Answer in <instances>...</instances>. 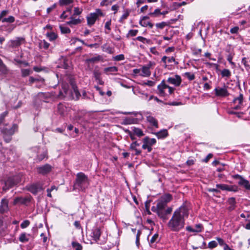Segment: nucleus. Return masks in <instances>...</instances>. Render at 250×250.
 Here are the masks:
<instances>
[{
  "mask_svg": "<svg viewBox=\"0 0 250 250\" xmlns=\"http://www.w3.org/2000/svg\"><path fill=\"white\" fill-rule=\"evenodd\" d=\"M188 215V210L186 207L181 206L173 212L172 216L167 226L172 231H179L184 228L185 217Z\"/></svg>",
  "mask_w": 250,
  "mask_h": 250,
  "instance_id": "obj_1",
  "label": "nucleus"
},
{
  "mask_svg": "<svg viewBox=\"0 0 250 250\" xmlns=\"http://www.w3.org/2000/svg\"><path fill=\"white\" fill-rule=\"evenodd\" d=\"M89 185L88 177L83 172H79L76 175L74 183V187L80 190H84Z\"/></svg>",
  "mask_w": 250,
  "mask_h": 250,
  "instance_id": "obj_2",
  "label": "nucleus"
},
{
  "mask_svg": "<svg viewBox=\"0 0 250 250\" xmlns=\"http://www.w3.org/2000/svg\"><path fill=\"white\" fill-rule=\"evenodd\" d=\"M18 126L14 125L11 128L9 129H5L2 130L4 140L6 143H9L11 140V136L17 130Z\"/></svg>",
  "mask_w": 250,
  "mask_h": 250,
  "instance_id": "obj_3",
  "label": "nucleus"
},
{
  "mask_svg": "<svg viewBox=\"0 0 250 250\" xmlns=\"http://www.w3.org/2000/svg\"><path fill=\"white\" fill-rule=\"evenodd\" d=\"M20 182L19 176H16L13 177H9L5 183V185L3 187V190H7L9 188L16 185Z\"/></svg>",
  "mask_w": 250,
  "mask_h": 250,
  "instance_id": "obj_4",
  "label": "nucleus"
},
{
  "mask_svg": "<svg viewBox=\"0 0 250 250\" xmlns=\"http://www.w3.org/2000/svg\"><path fill=\"white\" fill-rule=\"evenodd\" d=\"M103 13L100 9H98L95 13H91L87 17V24L89 26L93 25L99 15H102Z\"/></svg>",
  "mask_w": 250,
  "mask_h": 250,
  "instance_id": "obj_5",
  "label": "nucleus"
},
{
  "mask_svg": "<svg viewBox=\"0 0 250 250\" xmlns=\"http://www.w3.org/2000/svg\"><path fill=\"white\" fill-rule=\"evenodd\" d=\"M215 94L218 97H225L229 95L227 87L224 85L223 87H217L214 89Z\"/></svg>",
  "mask_w": 250,
  "mask_h": 250,
  "instance_id": "obj_6",
  "label": "nucleus"
},
{
  "mask_svg": "<svg viewBox=\"0 0 250 250\" xmlns=\"http://www.w3.org/2000/svg\"><path fill=\"white\" fill-rule=\"evenodd\" d=\"M52 169V167L48 164L37 167V172L43 175L49 173Z\"/></svg>",
  "mask_w": 250,
  "mask_h": 250,
  "instance_id": "obj_7",
  "label": "nucleus"
},
{
  "mask_svg": "<svg viewBox=\"0 0 250 250\" xmlns=\"http://www.w3.org/2000/svg\"><path fill=\"white\" fill-rule=\"evenodd\" d=\"M233 177L234 179L239 180L238 183L239 185L243 186L247 189H250V183L247 180L245 179L242 176L238 174L234 175Z\"/></svg>",
  "mask_w": 250,
  "mask_h": 250,
  "instance_id": "obj_8",
  "label": "nucleus"
},
{
  "mask_svg": "<svg viewBox=\"0 0 250 250\" xmlns=\"http://www.w3.org/2000/svg\"><path fill=\"white\" fill-rule=\"evenodd\" d=\"M27 189L34 194H37L42 190V186L39 184H35L26 186Z\"/></svg>",
  "mask_w": 250,
  "mask_h": 250,
  "instance_id": "obj_9",
  "label": "nucleus"
},
{
  "mask_svg": "<svg viewBox=\"0 0 250 250\" xmlns=\"http://www.w3.org/2000/svg\"><path fill=\"white\" fill-rule=\"evenodd\" d=\"M167 87L168 85L165 83V81L163 80L157 86L158 94L159 96L164 97L167 95L166 89H167Z\"/></svg>",
  "mask_w": 250,
  "mask_h": 250,
  "instance_id": "obj_10",
  "label": "nucleus"
},
{
  "mask_svg": "<svg viewBox=\"0 0 250 250\" xmlns=\"http://www.w3.org/2000/svg\"><path fill=\"white\" fill-rule=\"evenodd\" d=\"M167 81L168 83L177 86L180 85L182 80L180 76L176 75L173 77H169Z\"/></svg>",
  "mask_w": 250,
  "mask_h": 250,
  "instance_id": "obj_11",
  "label": "nucleus"
},
{
  "mask_svg": "<svg viewBox=\"0 0 250 250\" xmlns=\"http://www.w3.org/2000/svg\"><path fill=\"white\" fill-rule=\"evenodd\" d=\"M151 66L152 63L149 62L146 65L143 66L141 70L142 73L140 74V75L143 77H149L151 74L149 69Z\"/></svg>",
  "mask_w": 250,
  "mask_h": 250,
  "instance_id": "obj_12",
  "label": "nucleus"
},
{
  "mask_svg": "<svg viewBox=\"0 0 250 250\" xmlns=\"http://www.w3.org/2000/svg\"><path fill=\"white\" fill-rule=\"evenodd\" d=\"M8 210V201L7 199H2L0 202V212L1 213L7 211Z\"/></svg>",
  "mask_w": 250,
  "mask_h": 250,
  "instance_id": "obj_13",
  "label": "nucleus"
},
{
  "mask_svg": "<svg viewBox=\"0 0 250 250\" xmlns=\"http://www.w3.org/2000/svg\"><path fill=\"white\" fill-rule=\"evenodd\" d=\"M30 201V199L29 198L27 197H17L15 199L14 201V205H16L18 203H20L21 204L25 205L27 203L29 202Z\"/></svg>",
  "mask_w": 250,
  "mask_h": 250,
  "instance_id": "obj_14",
  "label": "nucleus"
},
{
  "mask_svg": "<svg viewBox=\"0 0 250 250\" xmlns=\"http://www.w3.org/2000/svg\"><path fill=\"white\" fill-rule=\"evenodd\" d=\"M148 19L149 17L147 16L143 17L142 18V19L140 21V24L143 27H146L148 26L150 28H152L153 26V24H152L149 21H146V20H148Z\"/></svg>",
  "mask_w": 250,
  "mask_h": 250,
  "instance_id": "obj_15",
  "label": "nucleus"
},
{
  "mask_svg": "<svg viewBox=\"0 0 250 250\" xmlns=\"http://www.w3.org/2000/svg\"><path fill=\"white\" fill-rule=\"evenodd\" d=\"M24 42L23 38H17L15 40L11 41V46L12 47H16L20 46L21 44Z\"/></svg>",
  "mask_w": 250,
  "mask_h": 250,
  "instance_id": "obj_16",
  "label": "nucleus"
},
{
  "mask_svg": "<svg viewBox=\"0 0 250 250\" xmlns=\"http://www.w3.org/2000/svg\"><path fill=\"white\" fill-rule=\"evenodd\" d=\"M99 61L104 62V59L101 55L97 54H96L95 57L86 60V62L88 63H94Z\"/></svg>",
  "mask_w": 250,
  "mask_h": 250,
  "instance_id": "obj_17",
  "label": "nucleus"
},
{
  "mask_svg": "<svg viewBox=\"0 0 250 250\" xmlns=\"http://www.w3.org/2000/svg\"><path fill=\"white\" fill-rule=\"evenodd\" d=\"M68 111V108L66 106L62 104L58 105V112L62 116H65Z\"/></svg>",
  "mask_w": 250,
  "mask_h": 250,
  "instance_id": "obj_18",
  "label": "nucleus"
},
{
  "mask_svg": "<svg viewBox=\"0 0 250 250\" xmlns=\"http://www.w3.org/2000/svg\"><path fill=\"white\" fill-rule=\"evenodd\" d=\"M68 91V86L67 85L64 84L62 87V89L60 90L58 95L60 99H63L67 95Z\"/></svg>",
  "mask_w": 250,
  "mask_h": 250,
  "instance_id": "obj_19",
  "label": "nucleus"
},
{
  "mask_svg": "<svg viewBox=\"0 0 250 250\" xmlns=\"http://www.w3.org/2000/svg\"><path fill=\"white\" fill-rule=\"evenodd\" d=\"M92 234V236L95 241L99 240L101 234L100 229L99 228H94Z\"/></svg>",
  "mask_w": 250,
  "mask_h": 250,
  "instance_id": "obj_20",
  "label": "nucleus"
},
{
  "mask_svg": "<svg viewBox=\"0 0 250 250\" xmlns=\"http://www.w3.org/2000/svg\"><path fill=\"white\" fill-rule=\"evenodd\" d=\"M136 119L131 117H125L123 119V125H127L136 123Z\"/></svg>",
  "mask_w": 250,
  "mask_h": 250,
  "instance_id": "obj_21",
  "label": "nucleus"
},
{
  "mask_svg": "<svg viewBox=\"0 0 250 250\" xmlns=\"http://www.w3.org/2000/svg\"><path fill=\"white\" fill-rule=\"evenodd\" d=\"M154 207L152 208V210L153 212H155L157 213L158 216L163 219L164 220H166L167 219V217L166 216V213H165L163 211V209H154Z\"/></svg>",
  "mask_w": 250,
  "mask_h": 250,
  "instance_id": "obj_22",
  "label": "nucleus"
},
{
  "mask_svg": "<svg viewBox=\"0 0 250 250\" xmlns=\"http://www.w3.org/2000/svg\"><path fill=\"white\" fill-rule=\"evenodd\" d=\"M146 120L151 125L155 126V127H158V122L153 117L150 115H148L146 116Z\"/></svg>",
  "mask_w": 250,
  "mask_h": 250,
  "instance_id": "obj_23",
  "label": "nucleus"
},
{
  "mask_svg": "<svg viewBox=\"0 0 250 250\" xmlns=\"http://www.w3.org/2000/svg\"><path fill=\"white\" fill-rule=\"evenodd\" d=\"M167 204L163 201L160 199H158L157 201V204L156 207H154V209H164L166 207Z\"/></svg>",
  "mask_w": 250,
  "mask_h": 250,
  "instance_id": "obj_24",
  "label": "nucleus"
},
{
  "mask_svg": "<svg viewBox=\"0 0 250 250\" xmlns=\"http://www.w3.org/2000/svg\"><path fill=\"white\" fill-rule=\"evenodd\" d=\"M133 133L139 137H141L144 135L143 131L140 128H137L136 127H132Z\"/></svg>",
  "mask_w": 250,
  "mask_h": 250,
  "instance_id": "obj_25",
  "label": "nucleus"
},
{
  "mask_svg": "<svg viewBox=\"0 0 250 250\" xmlns=\"http://www.w3.org/2000/svg\"><path fill=\"white\" fill-rule=\"evenodd\" d=\"M81 22V20L78 18L75 19L73 17V16L71 17L70 20L67 22V24L70 25H77Z\"/></svg>",
  "mask_w": 250,
  "mask_h": 250,
  "instance_id": "obj_26",
  "label": "nucleus"
},
{
  "mask_svg": "<svg viewBox=\"0 0 250 250\" xmlns=\"http://www.w3.org/2000/svg\"><path fill=\"white\" fill-rule=\"evenodd\" d=\"M46 36L51 42L55 41L58 37V35L53 32H47L46 34Z\"/></svg>",
  "mask_w": 250,
  "mask_h": 250,
  "instance_id": "obj_27",
  "label": "nucleus"
},
{
  "mask_svg": "<svg viewBox=\"0 0 250 250\" xmlns=\"http://www.w3.org/2000/svg\"><path fill=\"white\" fill-rule=\"evenodd\" d=\"M167 204L172 200V196L170 194H166L163 196H161L160 198Z\"/></svg>",
  "mask_w": 250,
  "mask_h": 250,
  "instance_id": "obj_28",
  "label": "nucleus"
},
{
  "mask_svg": "<svg viewBox=\"0 0 250 250\" xmlns=\"http://www.w3.org/2000/svg\"><path fill=\"white\" fill-rule=\"evenodd\" d=\"M158 138H164L168 135V132L167 129H163L156 133Z\"/></svg>",
  "mask_w": 250,
  "mask_h": 250,
  "instance_id": "obj_29",
  "label": "nucleus"
},
{
  "mask_svg": "<svg viewBox=\"0 0 250 250\" xmlns=\"http://www.w3.org/2000/svg\"><path fill=\"white\" fill-rule=\"evenodd\" d=\"M104 72L106 74L112 73L118 71V68L116 66H111L104 69Z\"/></svg>",
  "mask_w": 250,
  "mask_h": 250,
  "instance_id": "obj_30",
  "label": "nucleus"
},
{
  "mask_svg": "<svg viewBox=\"0 0 250 250\" xmlns=\"http://www.w3.org/2000/svg\"><path fill=\"white\" fill-rule=\"evenodd\" d=\"M136 40H138L144 43H147V44H151L152 43V42L149 39H146L143 37H142V36H138L137 37L136 39Z\"/></svg>",
  "mask_w": 250,
  "mask_h": 250,
  "instance_id": "obj_31",
  "label": "nucleus"
},
{
  "mask_svg": "<svg viewBox=\"0 0 250 250\" xmlns=\"http://www.w3.org/2000/svg\"><path fill=\"white\" fill-rule=\"evenodd\" d=\"M38 97L41 99V100H45L47 99V98L50 97L51 95L50 93H42V92H40L38 94Z\"/></svg>",
  "mask_w": 250,
  "mask_h": 250,
  "instance_id": "obj_32",
  "label": "nucleus"
},
{
  "mask_svg": "<svg viewBox=\"0 0 250 250\" xmlns=\"http://www.w3.org/2000/svg\"><path fill=\"white\" fill-rule=\"evenodd\" d=\"M72 247L74 250H82L83 246L79 243L75 241L72 242Z\"/></svg>",
  "mask_w": 250,
  "mask_h": 250,
  "instance_id": "obj_33",
  "label": "nucleus"
},
{
  "mask_svg": "<svg viewBox=\"0 0 250 250\" xmlns=\"http://www.w3.org/2000/svg\"><path fill=\"white\" fill-rule=\"evenodd\" d=\"M145 142H146V143L148 144L150 147H151L152 146L155 144L156 143V140L155 139H150L148 137H146L145 138Z\"/></svg>",
  "mask_w": 250,
  "mask_h": 250,
  "instance_id": "obj_34",
  "label": "nucleus"
},
{
  "mask_svg": "<svg viewBox=\"0 0 250 250\" xmlns=\"http://www.w3.org/2000/svg\"><path fill=\"white\" fill-rule=\"evenodd\" d=\"M221 75L223 77L229 78L231 76L230 71L227 69H223L221 72Z\"/></svg>",
  "mask_w": 250,
  "mask_h": 250,
  "instance_id": "obj_35",
  "label": "nucleus"
},
{
  "mask_svg": "<svg viewBox=\"0 0 250 250\" xmlns=\"http://www.w3.org/2000/svg\"><path fill=\"white\" fill-rule=\"evenodd\" d=\"M19 240L22 243H25L29 241V238H27L25 233H22L20 236Z\"/></svg>",
  "mask_w": 250,
  "mask_h": 250,
  "instance_id": "obj_36",
  "label": "nucleus"
},
{
  "mask_svg": "<svg viewBox=\"0 0 250 250\" xmlns=\"http://www.w3.org/2000/svg\"><path fill=\"white\" fill-rule=\"evenodd\" d=\"M15 21V18L12 16H10L8 17V18H4L2 19V22H8V23H13Z\"/></svg>",
  "mask_w": 250,
  "mask_h": 250,
  "instance_id": "obj_37",
  "label": "nucleus"
},
{
  "mask_svg": "<svg viewBox=\"0 0 250 250\" xmlns=\"http://www.w3.org/2000/svg\"><path fill=\"white\" fill-rule=\"evenodd\" d=\"M143 145L142 146V148L144 149H146L148 152H150L152 151V148L151 147H150V146H149V145L148 144L146 143V142H145V138L143 139Z\"/></svg>",
  "mask_w": 250,
  "mask_h": 250,
  "instance_id": "obj_38",
  "label": "nucleus"
},
{
  "mask_svg": "<svg viewBox=\"0 0 250 250\" xmlns=\"http://www.w3.org/2000/svg\"><path fill=\"white\" fill-rule=\"evenodd\" d=\"M60 28L61 32L63 34H67L70 33V29L66 26H64L61 25L60 26Z\"/></svg>",
  "mask_w": 250,
  "mask_h": 250,
  "instance_id": "obj_39",
  "label": "nucleus"
},
{
  "mask_svg": "<svg viewBox=\"0 0 250 250\" xmlns=\"http://www.w3.org/2000/svg\"><path fill=\"white\" fill-rule=\"evenodd\" d=\"M49 45L50 44L45 40L42 41L40 43V47L43 48L45 49H48Z\"/></svg>",
  "mask_w": 250,
  "mask_h": 250,
  "instance_id": "obj_40",
  "label": "nucleus"
},
{
  "mask_svg": "<svg viewBox=\"0 0 250 250\" xmlns=\"http://www.w3.org/2000/svg\"><path fill=\"white\" fill-rule=\"evenodd\" d=\"M228 202H229V204L231 205V206L229 207V209L230 210L233 209L234 208V205L235 203V198L233 197L230 198L229 199Z\"/></svg>",
  "mask_w": 250,
  "mask_h": 250,
  "instance_id": "obj_41",
  "label": "nucleus"
},
{
  "mask_svg": "<svg viewBox=\"0 0 250 250\" xmlns=\"http://www.w3.org/2000/svg\"><path fill=\"white\" fill-rule=\"evenodd\" d=\"M73 2V0H60L59 4L61 6L67 5Z\"/></svg>",
  "mask_w": 250,
  "mask_h": 250,
  "instance_id": "obj_42",
  "label": "nucleus"
},
{
  "mask_svg": "<svg viewBox=\"0 0 250 250\" xmlns=\"http://www.w3.org/2000/svg\"><path fill=\"white\" fill-rule=\"evenodd\" d=\"M228 191L236 192L238 190V188L236 186H229L228 185L227 190Z\"/></svg>",
  "mask_w": 250,
  "mask_h": 250,
  "instance_id": "obj_43",
  "label": "nucleus"
},
{
  "mask_svg": "<svg viewBox=\"0 0 250 250\" xmlns=\"http://www.w3.org/2000/svg\"><path fill=\"white\" fill-rule=\"evenodd\" d=\"M0 68L1 69V71L5 73L7 71V67L6 65L3 63L2 61L0 58Z\"/></svg>",
  "mask_w": 250,
  "mask_h": 250,
  "instance_id": "obj_44",
  "label": "nucleus"
},
{
  "mask_svg": "<svg viewBox=\"0 0 250 250\" xmlns=\"http://www.w3.org/2000/svg\"><path fill=\"white\" fill-rule=\"evenodd\" d=\"M138 33V30H130L127 35V37H134Z\"/></svg>",
  "mask_w": 250,
  "mask_h": 250,
  "instance_id": "obj_45",
  "label": "nucleus"
},
{
  "mask_svg": "<svg viewBox=\"0 0 250 250\" xmlns=\"http://www.w3.org/2000/svg\"><path fill=\"white\" fill-rule=\"evenodd\" d=\"M243 96L242 94H240L238 97L235 98L233 100V103H236L237 101H238L239 104H241L243 103Z\"/></svg>",
  "mask_w": 250,
  "mask_h": 250,
  "instance_id": "obj_46",
  "label": "nucleus"
},
{
  "mask_svg": "<svg viewBox=\"0 0 250 250\" xmlns=\"http://www.w3.org/2000/svg\"><path fill=\"white\" fill-rule=\"evenodd\" d=\"M218 245V243L215 241H211L208 244V248L209 249H213L216 248Z\"/></svg>",
  "mask_w": 250,
  "mask_h": 250,
  "instance_id": "obj_47",
  "label": "nucleus"
},
{
  "mask_svg": "<svg viewBox=\"0 0 250 250\" xmlns=\"http://www.w3.org/2000/svg\"><path fill=\"white\" fill-rule=\"evenodd\" d=\"M71 86H72V88H73V91L75 92L76 95L77 96L79 95L80 93L79 92L78 89L77 88V87L76 84L74 83H73V82H71Z\"/></svg>",
  "mask_w": 250,
  "mask_h": 250,
  "instance_id": "obj_48",
  "label": "nucleus"
},
{
  "mask_svg": "<svg viewBox=\"0 0 250 250\" xmlns=\"http://www.w3.org/2000/svg\"><path fill=\"white\" fill-rule=\"evenodd\" d=\"M185 76H186L189 80H193L195 79V75L190 72H186L185 73Z\"/></svg>",
  "mask_w": 250,
  "mask_h": 250,
  "instance_id": "obj_49",
  "label": "nucleus"
},
{
  "mask_svg": "<svg viewBox=\"0 0 250 250\" xmlns=\"http://www.w3.org/2000/svg\"><path fill=\"white\" fill-rule=\"evenodd\" d=\"M113 59L116 61H122L125 59V56L123 54H120L114 57Z\"/></svg>",
  "mask_w": 250,
  "mask_h": 250,
  "instance_id": "obj_50",
  "label": "nucleus"
},
{
  "mask_svg": "<svg viewBox=\"0 0 250 250\" xmlns=\"http://www.w3.org/2000/svg\"><path fill=\"white\" fill-rule=\"evenodd\" d=\"M155 83L152 81H147L146 82H144L141 84L143 86L148 85L149 86H153L155 85Z\"/></svg>",
  "mask_w": 250,
  "mask_h": 250,
  "instance_id": "obj_51",
  "label": "nucleus"
},
{
  "mask_svg": "<svg viewBox=\"0 0 250 250\" xmlns=\"http://www.w3.org/2000/svg\"><path fill=\"white\" fill-rule=\"evenodd\" d=\"M30 221L29 220H24L21 224V227L22 229H25L27 228L30 225Z\"/></svg>",
  "mask_w": 250,
  "mask_h": 250,
  "instance_id": "obj_52",
  "label": "nucleus"
},
{
  "mask_svg": "<svg viewBox=\"0 0 250 250\" xmlns=\"http://www.w3.org/2000/svg\"><path fill=\"white\" fill-rule=\"evenodd\" d=\"M31 72V71L29 69H22L21 70L22 76L23 77L27 76L30 74Z\"/></svg>",
  "mask_w": 250,
  "mask_h": 250,
  "instance_id": "obj_53",
  "label": "nucleus"
},
{
  "mask_svg": "<svg viewBox=\"0 0 250 250\" xmlns=\"http://www.w3.org/2000/svg\"><path fill=\"white\" fill-rule=\"evenodd\" d=\"M217 188H219L223 190H227L228 188V185L226 184H217L216 185Z\"/></svg>",
  "mask_w": 250,
  "mask_h": 250,
  "instance_id": "obj_54",
  "label": "nucleus"
},
{
  "mask_svg": "<svg viewBox=\"0 0 250 250\" xmlns=\"http://www.w3.org/2000/svg\"><path fill=\"white\" fill-rule=\"evenodd\" d=\"M216 240H217L218 241V243L220 245V246H224V248H225V245H228L227 244H226L224 242V241L220 237H217L216 238Z\"/></svg>",
  "mask_w": 250,
  "mask_h": 250,
  "instance_id": "obj_55",
  "label": "nucleus"
},
{
  "mask_svg": "<svg viewBox=\"0 0 250 250\" xmlns=\"http://www.w3.org/2000/svg\"><path fill=\"white\" fill-rule=\"evenodd\" d=\"M112 1H109L108 0H103L100 3V5L102 6H103L104 5L107 6L109 4H111L112 3Z\"/></svg>",
  "mask_w": 250,
  "mask_h": 250,
  "instance_id": "obj_56",
  "label": "nucleus"
},
{
  "mask_svg": "<svg viewBox=\"0 0 250 250\" xmlns=\"http://www.w3.org/2000/svg\"><path fill=\"white\" fill-rule=\"evenodd\" d=\"M82 9L79 7H75L74 11V15H79L82 12Z\"/></svg>",
  "mask_w": 250,
  "mask_h": 250,
  "instance_id": "obj_57",
  "label": "nucleus"
},
{
  "mask_svg": "<svg viewBox=\"0 0 250 250\" xmlns=\"http://www.w3.org/2000/svg\"><path fill=\"white\" fill-rule=\"evenodd\" d=\"M9 13V11L8 10H3L1 11L0 13V21H2V19H3L4 17L6 16Z\"/></svg>",
  "mask_w": 250,
  "mask_h": 250,
  "instance_id": "obj_58",
  "label": "nucleus"
},
{
  "mask_svg": "<svg viewBox=\"0 0 250 250\" xmlns=\"http://www.w3.org/2000/svg\"><path fill=\"white\" fill-rule=\"evenodd\" d=\"M140 146V144L139 143H138V142L137 141H135L134 142H133L132 144H131L130 146V148L131 149H135L136 148L137 146Z\"/></svg>",
  "mask_w": 250,
  "mask_h": 250,
  "instance_id": "obj_59",
  "label": "nucleus"
},
{
  "mask_svg": "<svg viewBox=\"0 0 250 250\" xmlns=\"http://www.w3.org/2000/svg\"><path fill=\"white\" fill-rule=\"evenodd\" d=\"M47 152L46 151H44L40 155H38V159L39 161L42 160L44 158L46 157Z\"/></svg>",
  "mask_w": 250,
  "mask_h": 250,
  "instance_id": "obj_60",
  "label": "nucleus"
},
{
  "mask_svg": "<svg viewBox=\"0 0 250 250\" xmlns=\"http://www.w3.org/2000/svg\"><path fill=\"white\" fill-rule=\"evenodd\" d=\"M167 25L166 23L165 22H162L160 23H157L156 24V26L160 29H163L164 28L165 26H166Z\"/></svg>",
  "mask_w": 250,
  "mask_h": 250,
  "instance_id": "obj_61",
  "label": "nucleus"
},
{
  "mask_svg": "<svg viewBox=\"0 0 250 250\" xmlns=\"http://www.w3.org/2000/svg\"><path fill=\"white\" fill-rule=\"evenodd\" d=\"M158 238V234H155L151 238V239L150 240V243L151 244H153L155 243L157 239Z\"/></svg>",
  "mask_w": 250,
  "mask_h": 250,
  "instance_id": "obj_62",
  "label": "nucleus"
},
{
  "mask_svg": "<svg viewBox=\"0 0 250 250\" xmlns=\"http://www.w3.org/2000/svg\"><path fill=\"white\" fill-rule=\"evenodd\" d=\"M133 93L135 95H138V94H142L143 95L144 93L140 90V89L139 87H137L135 90L133 89Z\"/></svg>",
  "mask_w": 250,
  "mask_h": 250,
  "instance_id": "obj_63",
  "label": "nucleus"
},
{
  "mask_svg": "<svg viewBox=\"0 0 250 250\" xmlns=\"http://www.w3.org/2000/svg\"><path fill=\"white\" fill-rule=\"evenodd\" d=\"M202 226L201 224H197L195 225V232H199L202 231Z\"/></svg>",
  "mask_w": 250,
  "mask_h": 250,
  "instance_id": "obj_64",
  "label": "nucleus"
}]
</instances>
